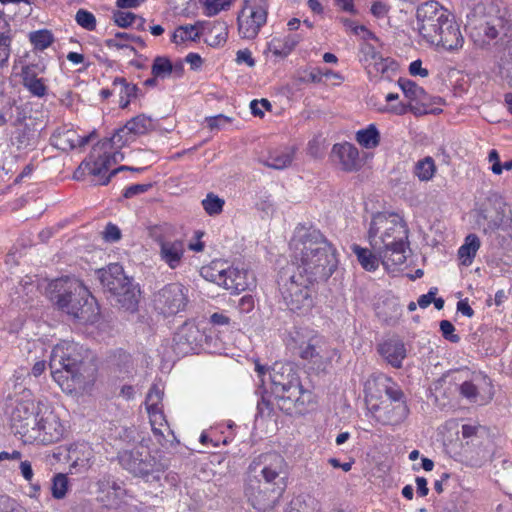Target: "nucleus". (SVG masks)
Segmentation results:
<instances>
[{
    "instance_id": "nucleus-48",
    "label": "nucleus",
    "mask_w": 512,
    "mask_h": 512,
    "mask_svg": "<svg viewBox=\"0 0 512 512\" xmlns=\"http://www.w3.org/2000/svg\"><path fill=\"white\" fill-rule=\"evenodd\" d=\"M202 205H203L204 210L209 215H216V214H219L222 211L223 205H224V200H222L218 196L210 193L202 201Z\"/></svg>"
},
{
    "instance_id": "nucleus-51",
    "label": "nucleus",
    "mask_w": 512,
    "mask_h": 512,
    "mask_svg": "<svg viewBox=\"0 0 512 512\" xmlns=\"http://www.w3.org/2000/svg\"><path fill=\"white\" fill-rule=\"evenodd\" d=\"M208 16H213L231 5V0H200Z\"/></svg>"
},
{
    "instance_id": "nucleus-57",
    "label": "nucleus",
    "mask_w": 512,
    "mask_h": 512,
    "mask_svg": "<svg viewBox=\"0 0 512 512\" xmlns=\"http://www.w3.org/2000/svg\"><path fill=\"white\" fill-rule=\"evenodd\" d=\"M460 393L463 397L470 401H475L478 396V389L476 385L470 381H465L460 385Z\"/></svg>"
},
{
    "instance_id": "nucleus-37",
    "label": "nucleus",
    "mask_w": 512,
    "mask_h": 512,
    "mask_svg": "<svg viewBox=\"0 0 512 512\" xmlns=\"http://www.w3.org/2000/svg\"><path fill=\"white\" fill-rule=\"evenodd\" d=\"M200 36L202 35L199 23L195 25L179 26L172 35V41L177 44L188 40L195 41L200 38Z\"/></svg>"
},
{
    "instance_id": "nucleus-42",
    "label": "nucleus",
    "mask_w": 512,
    "mask_h": 512,
    "mask_svg": "<svg viewBox=\"0 0 512 512\" xmlns=\"http://www.w3.org/2000/svg\"><path fill=\"white\" fill-rule=\"evenodd\" d=\"M6 27V22L0 19V67L4 66L10 55L11 38L8 35L9 30H3Z\"/></svg>"
},
{
    "instance_id": "nucleus-41",
    "label": "nucleus",
    "mask_w": 512,
    "mask_h": 512,
    "mask_svg": "<svg viewBox=\"0 0 512 512\" xmlns=\"http://www.w3.org/2000/svg\"><path fill=\"white\" fill-rule=\"evenodd\" d=\"M151 72L155 77L164 79L173 73V64L168 58L158 56L153 61Z\"/></svg>"
},
{
    "instance_id": "nucleus-29",
    "label": "nucleus",
    "mask_w": 512,
    "mask_h": 512,
    "mask_svg": "<svg viewBox=\"0 0 512 512\" xmlns=\"http://www.w3.org/2000/svg\"><path fill=\"white\" fill-rule=\"evenodd\" d=\"M479 248L480 239L477 235L469 234L466 236L464 244L460 246L458 250V256L461 260V263L464 266L471 265Z\"/></svg>"
},
{
    "instance_id": "nucleus-60",
    "label": "nucleus",
    "mask_w": 512,
    "mask_h": 512,
    "mask_svg": "<svg viewBox=\"0 0 512 512\" xmlns=\"http://www.w3.org/2000/svg\"><path fill=\"white\" fill-rule=\"evenodd\" d=\"M409 73L412 76H420V77H427L429 75V72L426 68L422 67V61L420 59H417L410 63L409 65Z\"/></svg>"
},
{
    "instance_id": "nucleus-55",
    "label": "nucleus",
    "mask_w": 512,
    "mask_h": 512,
    "mask_svg": "<svg viewBox=\"0 0 512 512\" xmlns=\"http://www.w3.org/2000/svg\"><path fill=\"white\" fill-rule=\"evenodd\" d=\"M206 122L211 130H219L229 124L231 122V118L223 114H219L216 116L207 117Z\"/></svg>"
},
{
    "instance_id": "nucleus-8",
    "label": "nucleus",
    "mask_w": 512,
    "mask_h": 512,
    "mask_svg": "<svg viewBox=\"0 0 512 512\" xmlns=\"http://www.w3.org/2000/svg\"><path fill=\"white\" fill-rule=\"evenodd\" d=\"M316 282L295 270L287 277L281 275L279 290L286 306L293 312L310 311L314 306V283Z\"/></svg>"
},
{
    "instance_id": "nucleus-33",
    "label": "nucleus",
    "mask_w": 512,
    "mask_h": 512,
    "mask_svg": "<svg viewBox=\"0 0 512 512\" xmlns=\"http://www.w3.org/2000/svg\"><path fill=\"white\" fill-rule=\"evenodd\" d=\"M92 136L93 133L88 136L80 137L76 135L74 131L67 130L62 134H59V136L55 137L57 140L56 145L62 150L67 148L73 149L75 147H82L89 143Z\"/></svg>"
},
{
    "instance_id": "nucleus-20",
    "label": "nucleus",
    "mask_w": 512,
    "mask_h": 512,
    "mask_svg": "<svg viewBox=\"0 0 512 512\" xmlns=\"http://www.w3.org/2000/svg\"><path fill=\"white\" fill-rule=\"evenodd\" d=\"M331 156L343 171L353 172L361 167L358 149L351 143L335 144Z\"/></svg>"
},
{
    "instance_id": "nucleus-22",
    "label": "nucleus",
    "mask_w": 512,
    "mask_h": 512,
    "mask_svg": "<svg viewBox=\"0 0 512 512\" xmlns=\"http://www.w3.org/2000/svg\"><path fill=\"white\" fill-rule=\"evenodd\" d=\"M504 218L503 211L489 202L483 203L477 211L476 222L485 233H490L502 226Z\"/></svg>"
},
{
    "instance_id": "nucleus-50",
    "label": "nucleus",
    "mask_w": 512,
    "mask_h": 512,
    "mask_svg": "<svg viewBox=\"0 0 512 512\" xmlns=\"http://www.w3.org/2000/svg\"><path fill=\"white\" fill-rule=\"evenodd\" d=\"M75 20L78 25L86 30L92 31L96 27L95 16L87 10L79 9L76 13Z\"/></svg>"
},
{
    "instance_id": "nucleus-34",
    "label": "nucleus",
    "mask_w": 512,
    "mask_h": 512,
    "mask_svg": "<svg viewBox=\"0 0 512 512\" xmlns=\"http://www.w3.org/2000/svg\"><path fill=\"white\" fill-rule=\"evenodd\" d=\"M224 263L220 261L212 262L209 266H204L201 269V275L208 281L216 283L219 286H224L226 282V271Z\"/></svg>"
},
{
    "instance_id": "nucleus-40",
    "label": "nucleus",
    "mask_w": 512,
    "mask_h": 512,
    "mask_svg": "<svg viewBox=\"0 0 512 512\" xmlns=\"http://www.w3.org/2000/svg\"><path fill=\"white\" fill-rule=\"evenodd\" d=\"M378 384L383 387V390L387 396V399L384 401L393 403L405 402L402 390L396 384L392 383L390 378L380 377L378 378Z\"/></svg>"
},
{
    "instance_id": "nucleus-58",
    "label": "nucleus",
    "mask_w": 512,
    "mask_h": 512,
    "mask_svg": "<svg viewBox=\"0 0 512 512\" xmlns=\"http://www.w3.org/2000/svg\"><path fill=\"white\" fill-rule=\"evenodd\" d=\"M103 237L106 241L116 242L121 238V231L116 225L109 223L105 227Z\"/></svg>"
},
{
    "instance_id": "nucleus-61",
    "label": "nucleus",
    "mask_w": 512,
    "mask_h": 512,
    "mask_svg": "<svg viewBox=\"0 0 512 512\" xmlns=\"http://www.w3.org/2000/svg\"><path fill=\"white\" fill-rule=\"evenodd\" d=\"M500 73L510 86H512V58L504 60L500 66Z\"/></svg>"
},
{
    "instance_id": "nucleus-3",
    "label": "nucleus",
    "mask_w": 512,
    "mask_h": 512,
    "mask_svg": "<svg viewBox=\"0 0 512 512\" xmlns=\"http://www.w3.org/2000/svg\"><path fill=\"white\" fill-rule=\"evenodd\" d=\"M286 477L287 463L280 454L271 452L259 455L249 465L245 487L248 501L259 511L272 508L283 490Z\"/></svg>"
},
{
    "instance_id": "nucleus-47",
    "label": "nucleus",
    "mask_w": 512,
    "mask_h": 512,
    "mask_svg": "<svg viewBox=\"0 0 512 512\" xmlns=\"http://www.w3.org/2000/svg\"><path fill=\"white\" fill-rule=\"evenodd\" d=\"M300 36L299 35H289V36H286L284 38V44H283V47L281 48V50L278 49V47H280V45H278L280 43V40L279 39H273L272 40V45L274 46V54L276 55H288L293 49L294 47L299 43L300 41Z\"/></svg>"
},
{
    "instance_id": "nucleus-28",
    "label": "nucleus",
    "mask_w": 512,
    "mask_h": 512,
    "mask_svg": "<svg viewBox=\"0 0 512 512\" xmlns=\"http://www.w3.org/2000/svg\"><path fill=\"white\" fill-rule=\"evenodd\" d=\"M112 86L114 94H117L120 98L119 106L122 109L127 108L131 100L137 97L138 87L127 82L123 77H116L112 82Z\"/></svg>"
},
{
    "instance_id": "nucleus-18",
    "label": "nucleus",
    "mask_w": 512,
    "mask_h": 512,
    "mask_svg": "<svg viewBox=\"0 0 512 512\" xmlns=\"http://www.w3.org/2000/svg\"><path fill=\"white\" fill-rule=\"evenodd\" d=\"M159 229V227H154L151 234L160 247V259L166 263L169 268L176 269L181 265L184 257V242L179 239L173 241L165 239L163 236L157 234Z\"/></svg>"
},
{
    "instance_id": "nucleus-26",
    "label": "nucleus",
    "mask_w": 512,
    "mask_h": 512,
    "mask_svg": "<svg viewBox=\"0 0 512 512\" xmlns=\"http://www.w3.org/2000/svg\"><path fill=\"white\" fill-rule=\"evenodd\" d=\"M381 356L393 367L400 368L406 357L405 344L399 339H389L378 347Z\"/></svg>"
},
{
    "instance_id": "nucleus-56",
    "label": "nucleus",
    "mask_w": 512,
    "mask_h": 512,
    "mask_svg": "<svg viewBox=\"0 0 512 512\" xmlns=\"http://www.w3.org/2000/svg\"><path fill=\"white\" fill-rule=\"evenodd\" d=\"M152 188L151 183L147 184H134L127 187L123 192V197L129 199L133 198L136 195L143 194Z\"/></svg>"
},
{
    "instance_id": "nucleus-38",
    "label": "nucleus",
    "mask_w": 512,
    "mask_h": 512,
    "mask_svg": "<svg viewBox=\"0 0 512 512\" xmlns=\"http://www.w3.org/2000/svg\"><path fill=\"white\" fill-rule=\"evenodd\" d=\"M356 140L364 148L371 149L378 146L380 135L375 125H370L356 133Z\"/></svg>"
},
{
    "instance_id": "nucleus-12",
    "label": "nucleus",
    "mask_w": 512,
    "mask_h": 512,
    "mask_svg": "<svg viewBox=\"0 0 512 512\" xmlns=\"http://www.w3.org/2000/svg\"><path fill=\"white\" fill-rule=\"evenodd\" d=\"M188 292V288L178 282L165 285L154 294L155 310L165 317L177 315L188 305Z\"/></svg>"
},
{
    "instance_id": "nucleus-23",
    "label": "nucleus",
    "mask_w": 512,
    "mask_h": 512,
    "mask_svg": "<svg viewBox=\"0 0 512 512\" xmlns=\"http://www.w3.org/2000/svg\"><path fill=\"white\" fill-rule=\"evenodd\" d=\"M226 278L223 287L231 293L238 294L255 286V277L248 270L228 267Z\"/></svg>"
},
{
    "instance_id": "nucleus-27",
    "label": "nucleus",
    "mask_w": 512,
    "mask_h": 512,
    "mask_svg": "<svg viewBox=\"0 0 512 512\" xmlns=\"http://www.w3.org/2000/svg\"><path fill=\"white\" fill-rule=\"evenodd\" d=\"M140 289L129 277L127 284H123L115 297V302L126 311L134 312L139 303Z\"/></svg>"
},
{
    "instance_id": "nucleus-39",
    "label": "nucleus",
    "mask_w": 512,
    "mask_h": 512,
    "mask_svg": "<svg viewBox=\"0 0 512 512\" xmlns=\"http://www.w3.org/2000/svg\"><path fill=\"white\" fill-rule=\"evenodd\" d=\"M436 172V165L432 157L427 156L415 164L414 174L420 181H429Z\"/></svg>"
},
{
    "instance_id": "nucleus-45",
    "label": "nucleus",
    "mask_w": 512,
    "mask_h": 512,
    "mask_svg": "<svg viewBox=\"0 0 512 512\" xmlns=\"http://www.w3.org/2000/svg\"><path fill=\"white\" fill-rule=\"evenodd\" d=\"M68 490V478L65 474L58 473L53 477L51 492L55 499L65 497Z\"/></svg>"
},
{
    "instance_id": "nucleus-9",
    "label": "nucleus",
    "mask_w": 512,
    "mask_h": 512,
    "mask_svg": "<svg viewBox=\"0 0 512 512\" xmlns=\"http://www.w3.org/2000/svg\"><path fill=\"white\" fill-rule=\"evenodd\" d=\"M120 465L135 476H146L162 472L166 464L156 455H152L149 448L142 443L119 452Z\"/></svg>"
},
{
    "instance_id": "nucleus-59",
    "label": "nucleus",
    "mask_w": 512,
    "mask_h": 512,
    "mask_svg": "<svg viewBox=\"0 0 512 512\" xmlns=\"http://www.w3.org/2000/svg\"><path fill=\"white\" fill-rule=\"evenodd\" d=\"M488 161L492 163L491 171L495 175H500L502 173V164L500 162L499 153L497 150L492 149L488 154Z\"/></svg>"
},
{
    "instance_id": "nucleus-17",
    "label": "nucleus",
    "mask_w": 512,
    "mask_h": 512,
    "mask_svg": "<svg viewBox=\"0 0 512 512\" xmlns=\"http://www.w3.org/2000/svg\"><path fill=\"white\" fill-rule=\"evenodd\" d=\"M10 420L15 433L27 443L28 435L35 434L34 428L37 422L35 404L32 401L17 402L11 412Z\"/></svg>"
},
{
    "instance_id": "nucleus-30",
    "label": "nucleus",
    "mask_w": 512,
    "mask_h": 512,
    "mask_svg": "<svg viewBox=\"0 0 512 512\" xmlns=\"http://www.w3.org/2000/svg\"><path fill=\"white\" fill-rule=\"evenodd\" d=\"M22 80L23 85L34 96L43 97L46 94L47 87L44 84L43 79L38 78L31 68L25 67L22 69Z\"/></svg>"
},
{
    "instance_id": "nucleus-21",
    "label": "nucleus",
    "mask_w": 512,
    "mask_h": 512,
    "mask_svg": "<svg viewBox=\"0 0 512 512\" xmlns=\"http://www.w3.org/2000/svg\"><path fill=\"white\" fill-rule=\"evenodd\" d=\"M102 287L115 300L119 288L127 284L129 277L124 273L123 267L118 263L110 264L106 269L99 271Z\"/></svg>"
},
{
    "instance_id": "nucleus-5",
    "label": "nucleus",
    "mask_w": 512,
    "mask_h": 512,
    "mask_svg": "<svg viewBox=\"0 0 512 512\" xmlns=\"http://www.w3.org/2000/svg\"><path fill=\"white\" fill-rule=\"evenodd\" d=\"M272 393L276 405L287 414H303L312 402V393L303 389L291 363H275L270 370Z\"/></svg>"
},
{
    "instance_id": "nucleus-11",
    "label": "nucleus",
    "mask_w": 512,
    "mask_h": 512,
    "mask_svg": "<svg viewBox=\"0 0 512 512\" xmlns=\"http://www.w3.org/2000/svg\"><path fill=\"white\" fill-rule=\"evenodd\" d=\"M371 382L365 386V401L366 406L371 416L382 425H398L402 423L408 413L409 409L406 402H388L380 401L378 403L376 397L370 392Z\"/></svg>"
},
{
    "instance_id": "nucleus-44",
    "label": "nucleus",
    "mask_w": 512,
    "mask_h": 512,
    "mask_svg": "<svg viewBox=\"0 0 512 512\" xmlns=\"http://www.w3.org/2000/svg\"><path fill=\"white\" fill-rule=\"evenodd\" d=\"M53 35L48 30H39L30 34V41L35 48L44 50L53 43Z\"/></svg>"
},
{
    "instance_id": "nucleus-13",
    "label": "nucleus",
    "mask_w": 512,
    "mask_h": 512,
    "mask_svg": "<svg viewBox=\"0 0 512 512\" xmlns=\"http://www.w3.org/2000/svg\"><path fill=\"white\" fill-rule=\"evenodd\" d=\"M266 0H245L238 15V31L244 39H254L267 20Z\"/></svg>"
},
{
    "instance_id": "nucleus-49",
    "label": "nucleus",
    "mask_w": 512,
    "mask_h": 512,
    "mask_svg": "<svg viewBox=\"0 0 512 512\" xmlns=\"http://www.w3.org/2000/svg\"><path fill=\"white\" fill-rule=\"evenodd\" d=\"M500 22V19H493L491 21L480 23L475 29L478 30L479 35L483 34L487 40H493L498 36L499 32L497 26Z\"/></svg>"
},
{
    "instance_id": "nucleus-1",
    "label": "nucleus",
    "mask_w": 512,
    "mask_h": 512,
    "mask_svg": "<svg viewBox=\"0 0 512 512\" xmlns=\"http://www.w3.org/2000/svg\"><path fill=\"white\" fill-rule=\"evenodd\" d=\"M49 367L54 381L68 394L88 392L97 378L94 355L73 341L63 340L53 347Z\"/></svg>"
},
{
    "instance_id": "nucleus-2",
    "label": "nucleus",
    "mask_w": 512,
    "mask_h": 512,
    "mask_svg": "<svg viewBox=\"0 0 512 512\" xmlns=\"http://www.w3.org/2000/svg\"><path fill=\"white\" fill-rule=\"evenodd\" d=\"M290 248L295 271L308 279L326 281L337 268L336 251L318 229L296 227Z\"/></svg>"
},
{
    "instance_id": "nucleus-35",
    "label": "nucleus",
    "mask_w": 512,
    "mask_h": 512,
    "mask_svg": "<svg viewBox=\"0 0 512 512\" xmlns=\"http://www.w3.org/2000/svg\"><path fill=\"white\" fill-rule=\"evenodd\" d=\"M125 126L134 137L146 134L155 128L153 120L144 114L130 119Z\"/></svg>"
},
{
    "instance_id": "nucleus-36",
    "label": "nucleus",
    "mask_w": 512,
    "mask_h": 512,
    "mask_svg": "<svg viewBox=\"0 0 512 512\" xmlns=\"http://www.w3.org/2000/svg\"><path fill=\"white\" fill-rule=\"evenodd\" d=\"M293 157L294 149L289 147L281 152L271 153L266 165L274 169H284L292 163Z\"/></svg>"
},
{
    "instance_id": "nucleus-53",
    "label": "nucleus",
    "mask_w": 512,
    "mask_h": 512,
    "mask_svg": "<svg viewBox=\"0 0 512 512\" xmlns=\"http://www.w3.org/2000/svg\"><path fill=\"white\" fill-rule=\"evenodd\" d=\"M440 330L446 340L452 343H458L460 341V337L454 333L455 327L450 321L442 320L440 322Z\"/></svg>"
},
{
    "instance_id": "nucleus-32",
    "label": "nucleus",
    "mask_w": 512,
    "mask_h": 512,
    "mask_svg": "<svg viewBox=\"0 0 512 512\" xmlns=\"http://www.w3.org/2000/svg\"><path fill=\"white\" fill-rule=\"evenodd\" d=\"M319 502L309 494L294 497L286 512H318Z\"/></svg>"
},
{
    "instance_id": "nucleus-10",
    "label": "nucleus",
    "mask_w": 512,
    "mask_h": 512,
    "mask_svg": "<svg viewBox=\"0 0 512 512\" xmlns=\"http://www.w3.org/2000/svg\"><path fill=\"white\" fill-rule=\"evenodd\" d=\"M450 15L436 1H428L421 4L416 11L417 30L428 44L436 40L439 31L450 19Z\"/></svg>"
},
{
    "instance_id": "nucleus-6",
    "label": "nucleus",
    "mask_w": 512,
    "mask_h": 512,
    "mask_svg": "<svg viewBox=\"0 0 512 512\" xmlns=\"http://www.w3.org/2000/svg\"><path fill=\"white\" fill-rule=\"evenodd\" d=\"M51 288V299L61 311L85 323L97 319L96 300L80 280L60 278L53 281Z\"/></svg>"
},
{
    "instance_id": "nucleus-52",
    "label": "nucleus",
    "mask_w": 512,
    "mask_h": 512,
    "mask_svg": "<svg viewBox=\"0 0 512 512\" xmlns=\"http://www.w3.org/2000/svg\"><path fill=\"white\" fill-rule=\"evenodd\" d=\"M317 340H314V343L309 342L306 347L302 348L300 351V356L302 359L313 361L317 363L319 359H321L320 352L317 349Z\"/></svg>"
},
{
    "instance_id": "nucleus-64",
    "label": "nucleus",
    "mask_w": 512,
    "mask_h": 512,
    "mask_svg": "<svg viewBox=\"0 0 512 512\" xmlns=\"http://www.w3.org/2000/svg\"><path fill=\"white\" fill-rule=\"evenodd\" d=\"M371 13L377 17H384L388 13V7L382 2H374L371 6Z\"/></svg>"
},
{
    "instance_id": "nucleus-4",
    "label": "nucleus",
    "mask_w": 512,
    "mask_h": 512,
    "mask_svg": "<svg viewBox=\"0 0 512 512\" xmlns=\"http://www.w3.org/2000/svg\"><path fill=\"white\" fill-rule=\"evenodd\" d=\"M409 230L405 221L395 213H377L368 230V241L379 255L382 264L389 267L406 261Z\"/></svg>"
},
{
    "instance_id": "nucleus-63",
    "label": "nucleus",
    "mask_w": 512,
    "mask_h": 512,
    "mask_svg": "<svg viewBox=\"0 0 512 512\" xmlns=\"http://www.w3.org/2000/svg\"><path fill=\"white\" fill-rule=\"evenodd\" d=\"M122 36H123L122 34L117 33L114 38L107 39L105 41L106 46L107 47H116L119 49L129 48L131 51H134L133 47L128 46L127 43L124 40H122Z\"/></svg>"
},
{
    "instance_id": "nucleus-54",
    "label": "nucleus",
    "mask_w": 512,
    "mask_h": 512,
    "mask_svg": "<svg viewBox=\"0 0 512 512\" xmlns=\"http://www.w3.org/2000/svg\"><path fill=\"white\" fill-rule=\"evenodd\" d=\"M114 21L115 23L120 27H128L130 26L134 20L137 18V16L132 12H123V11H117L114 13Z\"/></svg>"
},
{
    "instance_id": "nucleus-14",
    "label": "nucleus",
    "mask_w": 512,
    "mask_h": 512,
    "mask_svg": "<svg viewBox=\"0 0 512 512\" xmlns=\"http://www.w3.org/2000/svg\"><path fill=\"white\" fill-rule=\"evenodd\" d=\"M162 400L163 391L157 385H153L146 396L145 405L152 432L158 443L164 446L169 441L167 437L172 435V430L163 413Z\"/></svg>"
},
{
    "instance_id": "nucleus-46",
    "label": "nucleus",
    "mask_w": 512,
    "mask_h": 512,
    "mask_svg": "<svg viewBox=\"0 0 512 512\" xmlns=\"http://www.w3.org/2000/svg\"><path fill=\"white\" fill-rule=\"evenodd\" d=\"M368 67H371L377 72L381 74H386L389 71H396L397 63L391 58H383L381 55L377 56L374 60H372ZM371 70H369V73Z\"/></svg>"
},
{
    "instance_id": "nucleus-25",
    "label": "nucleus",
    "mask_w": 512,
    "mask_h": 512,
    "mask_svg": "<svg viewBox=\"0 0 512 512\" xmlns=\"http://www.w3.org/2000/svg\"><path fill=\"white\" fill-rule=\"evenodd\" d=\"M205 43L211 47L222 45L228 36V26L223 21L199 23Z\"/></svg>"
},
{
    "instance_id": "nucleus-43",
    "label": "nucleus",
    "mask_w": 512,
    "mask_h": 512,
    "mask_svg": "<svg viewBox=\"0 0 512 512\" xmlns=\"http://www.w3.org/2000/svg\"><path fill=\"white\" fill-rule=\"evenodd\" d=\"M15 127L16 130L14 132L13 139L15 140L18 149H24L30 145L31 140L34 137V131L28 126V124Z\"/></svg>"
},
{
    "instance_id": "nucleus-16",
    "label": "nucleus",
    "mask_w": 512,
    "mask_h": 512,
    "mask_svg": "<svg viewBox=\"0 0 512 512\" xmlns=\"http://www.w3.org/2000/svg\"><path fill=\"white\" fill-rule=\"evenodd\" d=\"M35 434L28 435L27 443L52 444L59 441L64 433V426L53 411H46L37 420Z\"/></svg>"
},
{
    "instance_id": "nucleus-19",
    "label": "nucleus",
    "mask_w": 512,
    "mask_h": 512,
    "mask_svg": "<svg viewBox=\"0 0 512 512\" xmlns=\"http://www.w3.org/2000/svg\"><path fill=\"white\" fill-rule=\"evenodd\" d=\"M436 38L430 45L442 47L447 51H457L464 44V37L460 27L452 17L445 23Z\"/></svg>"
},
{
    "instance_id": "nucleus-62",
    "label": "nucleus",
    "mask_w": 512,
    "mask_h": 512,
    "mask_svg": "<svg viewBox=\"0 0 512 512\" xmlns=\"http://www.w3.org/2000/svg\"><path fill=\"white\" fill-rule=\"evenodd\" d=\"M236 61L238 63H246L249 67H253L255 65V60L253 59L249 49L239 50L237 52Z\"/></svg>"
},
{
    "instance_id": "nucleus-24",
    "label": "nucleus",
    "mask_w": 512,
    "mask_h": 512,
    "mask_svg": "<svg viewBox=\"0 0 512 512\" xmlns=\"http://www.w3.org/2000/svg\"><path fill=\"white\" fill-rule=\"evenodd\" d=\"M200 338L201 333L198 327L186 322L178 329L174 341L180 352L188 353L194 350Z\"/></svg>"
},
{
    "instance_id": "nucleus-31",
    "label": "nucleus",
    "mask_w": 512,
    "mask_h": 512,
    "mask_svg": "<svg viewBox=\"0 0 512 512\" xmlns=\"http://www.w3.org/2000/svg\"><path fill=\"white\" fill-rule=\"evenodd\" d=\"M351 250L357 256L360 265L367 271H375L379 266V255L367 248H363L358 244H353Z\"/></svg>"
},
{
    "instance_id": "nucleus-7",
    "label": "nucleus",
    "mask_w": 512,
    "mask_h": 512,
    "mask_svg": "<svg viewBox=\"0 0 512 512\" xmlns=\"http://www.w3.org/2000/svg\"><path fill=\"white\" fill-rule=\"evenodd\" d=\"M134 140V136L126 126L119 128L110 138L103 139L94 145L77 170L74 178L79 180L86 173L93 176H104L115 164L124 159L120 151L122 147Z\"/></svg>"
},
{
    "instance_id": "nucleus-15",
    "label": "nucleus",
    "mask_w": 512,
    "mask_h": 512,
    "mask_svg": "<svg viewBox=\"0 0 512 512\" xmlns=\"http://www.w3.org/2000/svg\"><path fill=\"white\" fill-rule=\"evenodd\" d=\"M398 85L410 103L408 105L399 103L398 105L392 106L391 111L393 113L403 115L407 111H410L414 115L420 116L433 112V110L428 109L430 97L422 87L405 78H400Z\"/></svg>"
}]
</instances>
